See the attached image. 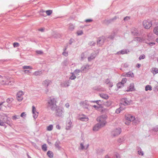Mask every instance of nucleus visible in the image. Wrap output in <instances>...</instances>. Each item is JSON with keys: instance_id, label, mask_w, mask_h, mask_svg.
<instances>
[{"instance_id": "nucleus-49", "label": "nucleus", "mask_w": 158, "mask_h": 158, "mask_svg": "<svg viewBox=\"0 0 158 158\" xmlns=\"http://www.w3.org/2000/svg\"><path fill=\"white\" fill-rule=\"evenodd\" d=\"M130 17L126 16L124 18V21H127L130 19Z\"/></svg>"}, {"instance_id": "nucleus-8", "label": "nucleus", "mask_w": 158, "mask_h": 158, "mask_svg": "<svg viewBox=\"0 0 158 158\" xmlns=\"http://www.w3.org/2000/svg\"><path fill=\"white\" fill-rule=\"evenodd\" d=\"M105 125L104 124L99 122V123L96 124L93 127V130L94 131H97L100 128L103 127Z\"/></svg>"}, {"instance_id": "nucleus-37", "label": "nucleus", "mask_w": 158, "mask_h": 158, "mask_svg": "<svg viewBox=\"0 0 158 158\" xmlns=\"http://www.w3.org/2000/svg\"><path fill=\"white\" fill-rule=\"evenodd\" d=\"M153 31L155 34L158 35V27H156L154 28Z\"/></svg>"}, {"instance_id": "nucleus-16", "label": "nucleus", "mask_w": 158, "mask_h": 158, "mask_svg": "<svg viewBox=\"0 0 158 158\" xmlns=\"http://www.w3.org/2000/svg\"><path fill=\"white\" fill-rule=\"evenodd\" d=\"M89 65L87 64L85 66H82L81 69L82 72H86L89 69Z\"/></svg>"}, {"instance_id": "nucleus-1", "label": "nucleus", "mask_w": 158, "mask_h": 158, "mask_svg": "<svg viewBox=\"0 0 158 158\" xmlns=\"http://www.w3.org/2000/svg\"><path fill=\"white\" fill-rule=\"evenodd\" d=\"M56 99L54 98H50L48 100V107L52 110H55L57 108Z\"/></svg>"}, {"instance_id": "nucleus-35", "label": "nucleus", "mask_w": 158, "mask_h": 158, "mask_svg": "<svg viewBox=\"0 0 158 158\" xmlns=\"http://www.w3.org/2000/svg\"><path fill=\"white\" fill-rule=\"evenodd\" d=\"M138 154L139 155L143 156L144 155V153L143 151H142L141 149L140 148L138 150Z\"/></svg>"}, {"instance_id": "nucleus-20", "label": "nucleus", "mask_w": 158, "mask_h": 158, "mask_svg": "<svg viewBox=\"0 0 158 158\" xmlns=\"http://www.w3.org/2000/svg\"><path fill=\"white\" fill-rule=\"evenodd\" d=\"M105 82L106 84H108L109 86L110 87H112L113 86L112 83L110 81V79L108 78L105 80Z\"/></svg>"}, {"instance_id": "nucleus-36", "label": "nucleus", "mask_w": 158, "mask_h": 158, "mask_svg": "<svg viewBox=\"0 0 158 158\" xmlns=\"http://www.w3.org/2000/svg\"><path fill=\"white\" fill-rule=\"evenodd\" d=\"M76 77L74 73H72V75L69 77V79L72 80H74L76 78Z\"/></svg>"}, {"instance_id": "nucleus-41", "label": "nucleus", "mask_w": 158, "mask_h": 158, "mask_svg": "<svg viewBox=\"0 0 158 158\" xmlns=\"http://www.w3.org/2000/svg\"><path fill=\"white\" fill-rule=\"evenodd\" d=\"M45 12L47 15H49L52 14V11L51 10H46Z\"/></svg>"}, {"instance_id": "nucleus-64", "label": "nucleus", "mask_w": 158, "mask_h": 158, "mask_svg": "<svg viewBox=\"0 0 158 158\" xmlns=\"http://www.w3.org/2000/svg\"><path fill=\"white\" fill-rule=\"evenodd\" d=\"M148 44L149 45L152 46L155 44V43L153 42H151L149 43Z\"/></svg>"}, {"instance_id": "nucleus-32", "label": "nucleus", "mask_w": 158, "mask_h": 158, "mask_svg": "<svg viewBox=\"0 0 158 158\" xmlns=\"http://www.w3.org/2000/svg\"><path fill=\"white\" fill-rule=\"evenodd\" d=\"M42 148L44 151H46L47 150V146L45 144H43L42 146Z\"/></svg>"}, {"instance_id": "nucleus-23", "label": "nucleus", "mask_w": 158, "mask_h": 158, "mask_svg": "<svg viewBox=\"0 0 158 158\" xmlns=\"http://www.w3.org/2000/svg\"><path fill=\"white\" fill-rule=\"evenodd\" d=\"M99 96L102 98L105 99H107L109 98V96L107 94H99Z\"/></svg>"}, {"instance_id": "nucleus-52", "label": "nucleus", "mask_w": 158, "mask_h": 158, "mask_svg": "<svg viewBox=\"0 0 158 158\" xmlns=\"http://www.w3.org/2000/svg\"><path fill=\"white\" fill-rule=\"evenodd\" d=\"M19 44L18 43H14L13 44V46L14 47H18L19 46Z\"/></svg>"}, {"instance_id": "nucleus-58", "label": "nucleus", "mask_w": 158, "mask_h": 158, "mask_svg": "<svg viewBox=\"0 0 158 158\" xmlns=\"http://www.w3.org/2000/svg\"><path fill=\"white\" fill-rule=\"evenodd\" d=\"M122 65L123 66V67L125 68H127L128 67V64H127L125 63L124 64H122Z\"/></svg>"}, {"instance_id": "nucleus-26", "label": "nucleus", "mask_w": 158, "mask_h": 158, "mask_svg": "<svg viewBox=\"0 0 158 158\" xmlns=\"http://www.w3.org/2000/svg\"><path fill=\"white\" fill-rule=\"evenodd\" d=\"M75 28L74 26L72 24H70L69 25L68 30L70 31H73Z\"/></svg>"}, {"instance_id": "nucleus-11", "label": "nucleus", "mask_w": 158, "mask_h": 158, "mask_svg": "<svg viewBox=\"0 0 158 158\" xmlns=\"http://www.w3.org/2000/svg\"><path fill=\"white\" fill-rule=\"evenodd\" d=\"M32 113L33 117L34 119H36L38 117V112L36 111V109L34 106H32Z\"/></svg>"}, {"instance_id": "nucleus-22", "label": "nucleus", "mask_w": 158, "mask_h": 158, "mask_svg": "<svg viewBox=\"0 0 158 158\" xmlns=\"http://www.w3.org/2000/svg\"><path fill=\"white\" fill-rule=\"evenodd\" d=\"M151 71L154 75H155L158 73V69L156 68H152Z\"/></svg>"}, {"instance_id": "nucleus-47", "label": "nucleus", "mask_w": 158, "mask_h": 158, "mask_svg": "<svg viewBox=\"0 0 158 158\" xmlns=\"http://www.w3.org/2000/svg\"><path fill=\"white\" fill-rule=\"evenodd\" d=\"M74 72L75 73H80V72H82V71L81 70V69H76L75 71Z\"/></svg>"}, {"instance_id": "nucleus-6", "label": "nucleus", "mask_w": 158, "mask_h": 158, "mask_svg": "<svg viewBox=\"0 0 158 158\" xmlns=\"http://www.w3.org/2000/svg\"><path fill=\"white\" fill-rule=\"evenodd\" d=\"M122 131L120 128H118L113 130L111 132V134L112 136L115 137L119 135Z\"/></svg>"}, {"instance_id": "nucleus-61", "label": "nucleus", "mask_w": 158, "mask_h": 158, "mask_svg": "<svg viewBox=\"0 0 158 158\" xmlns=\"http://www.w3.org/2000/svg\"><path fill=\"white\" fill-rule=\"evenodd\" d=\"M24 72L26 73H31V72L29 70H25L24 71Z\"/></svg>"}, {"instance_id": "nucleus-30", "label": "nucleus", "mask_w": 158, "mask_h": 158, "mask_svg": "<svg viewBox=\"0 0 158 158\" xmlns=\"http://www.w3.org/2000/svg\"><path fill=\"white\" fill-rule=\"evenodd\" d=\"M117 17L116 16H114L113 19H111L109 20H106L105 21L106 23H110L111 22L114 20H116L117 19Z\"/></svg>"}, {"instance_id": "nucleus-57", "label": "nucleus", "mask_w": 158, "mask_h": 158, "mask_svg": "<svg viewBox=\"0 0 158 158\" xmlns=\"http://www.w3.org/2000/svg\"><path fill=\"white\" fill-rule=\"evenodd\" d=\"M92 20L91 19H86L85 20V22L86 23H89L92 21Z\"/></svg>"}, {"instance_id": "nucleus-46", "label": "nucleus", "mask_w": 158, "mask_h": 158, "mask_svg": "<svg viewBox=\"0 0 158 158\" xmlns=\"http://www.w3.org/2000/svg\"><path fill=\"white\" fill-rule=\"evenodd\" d=\"M145 56L144 55H142L139 56V60H141L142 59H143L145 58Z\"/></svg>"}, {"instance_id": "nucleus-44", "label": "nucleus", "mask_w": 158, "mask_h": 158, "mask_svg": "<svg viewBox=\"0 0 158 158\" xmlns=\"http://www.w3.org/2000/svg\"><path fill=\"white\" fill-rule=\"evenodd\" d=\"M0 126L5 127H6L4 123L1 120H0Z\"/></svg>"}, {"instance_id": "nucleus-33", "label": "nucleus", "mask_w": 158, "mask_h": 158, "mask_svg": "<svg viewBox=\"0 0 158 158\" xmlns=\"http://www.w3.org/2000/svg\"><path fill=\"white\" fill-rule=\"evenodd\" d=\"M69 81L70 80H69L68 81H65L64 83V86L65 87H68L69 85Z\"/></svg>"}, {"instance_id": "nucleus-56", "label": "nucleus", "mask_w": 158, "mask_h": 158, "mask_svg": "<svg viewBox=\"0 0 158 158\" xmlns=\"http://www.w3.org/2000/svg\"><path fill=\"white\" fill-rule=\"evenodd\" d=\"M153 131H158V126L155 127L154 128H153Z\"/></svg>"}, {"instance_id": "nucleus-63", "label": "nucleus", "mask_w": 158, "mask_h": 158, "mask_svg": "<svg viewBox=\"0 0 158 158\" xmlns=\"http://www.w3.org/2000/svg\"><path fill=\"white\" fill-rule=\"evenodd\" d=\"M56 129H59V130L61 128V127L60 126L59 124H58V125H56Z\"/></svg>"}, {"instance_id": "nucleus-5", "label": "nucleus", "mask_w": 158, "mask_h": 158, "mask_svg": "<svg viewBox=\"0 0 158 158\" xmlns=\"http://www.w3.org/2000/svg\"><path fill=\"white\" fill-rule=\"evenodd\" d=\"M143 25L145 29H149L152 25V23L151 21L144 20L143 22Z\"/></svg>"}, {"instance_id": "nucleus-62", "label": "nucleus", "mask_w": 158, "mask_h": 158, "mask_svg": "<svg viewBox=\"0 0 158 158\" xmlns=\"http://www.w3.org/2000/svg\"><path fill=\"white\" fill-rule=\"evenodd\" d=\"M115 156L116 158H120V156L119 155L118 153H116L115 154Z\"/></svg>"}, {"instance_id": "nucleus-24", "label": "nucleus", "mask_w": 158, "mask_h": 158, "mask_svg": "<svg viewBox=\"0 0 158 158\" xmlns=\"http://www.w3.org/2000/svg\"><path fill=\"white\" fill-rule=\"evenodd\" d=\"M104 42V39L101 38L100 39V38H99L97 40L98 44V45L99 46H101L103 44Z\"/></svg>"}, {"instance_id": "nucleus-54", "label": "nucleus", "mask_w": 158, "mask_h": 158, "mask_svg": "<svg viewBox=\"0 0 158 158\" xmlns=\"http://www.w3.org/2000/svg\"><path fill=\"white\" fill-rule=\"evenodd\" d=\"M114 36H115V34L114 33L113 34L111 35H110V36H109V37H109V38L111 39H113L114 37Z\"/></svg>"}, {"instance_id": "nucleus-29", "label": "nucleus", "mask_w": 158, "mask_h": 158, "mask_svg": "<svg viewBox=\"0 0 158 158\" xmlns=\"http://www.w3.org/2000/svg\"><path fill=\"white\" fill-rule=\"evenodd\" d=\"M42 73V72L41 71H36L34 73V74L36 76L38 75H40Z\"/></svg>"}, {"instance_id": "nucleus-55", "label": "nucleus", "mask_w": 158, "mask_h": 158, "mask_svg": "<svg viewBox=\"0 0 158 158\" xmlns=\"http://www.w3.org/2000/svg\"><path fill=\"white\" fill-rule=\"evenodd\" d=\"M99 91H105V89L103 88H100L99 87H98L97 89Z\"/></svg>"}, {"instance_id": "nucleus-34", "label": "nucleus", "mask_w": 158, "mask_h": 158, "mask_svg": "<svg viewBox=\"0 0 158 158\" xmlns=\"http://www.w3.org/2000/svg\"><path fill=\"white\" fill-rule=\"evenodd\" d=\"M53 128V126L51 124L48 126L47 127V130L48 131H51Z\"/></svg>"}, {"instance_id": "nucleus-42", "label": "nucleus", "mask_w": 158, "mask_h": 158, "mask_svg": "<svg viewBox=\"0 0 158 158\" xmlns=\"http://www.w3.org/2000/svg\"><path fill=\"white\" fill-rule=\"evenodd\" d=\"M13 100H14L12 98H8L6 99V101L8 103H10L11 102H12L13 101Z\"/></svg>"}, {"instance_id": "nucleus-18", "label": "nucleus", "mask_w": 158, "mask_h": 158, "mask_svg": "<svg viewBox=\"0 0 158 158\" xmlns=\"http://www.w3.org/2000/svg\"><path fill=\"white\" fill-rule=\"evenodd\" d=\"M123 76L125 77H134V73L131 71H129L126 73H124L123 74Z\"/></svg>"}, {"instance_id": "nucleus-19", "label": "nucleus", "mask_w": 158, "mask_h": 158, "mask_svg": "<svg viewBox=\"0 0 158 158\" xmlns=\"http://www.w3.org/2000/svg\"><path fill=\"white\" fill-rule=\"evenodd\" d=\"M129 52V51L128 49H123L121 51L118 52L116 54H127Z\"/></svg>"}, {"instance_id": "nucleus-40", "label": "nucleus", "mask_w": 158, "mask_h": 158, "mask_svg": "<svg viewBox=\"0 0 158 158\" xmlns=\"http://www.w3.org/2000/svg\"><path fill=\"white\" fill-rule=\"evenodd\" d=\"M152 90V87L150 85H147L145 88V90L146 91H147L148 90Z\"/></svg>"}, {"instance_id": "nucleus-4", "label": "nucleus", "mask_w": 158, "mask_h": 158, "mask_svg": "<svg viewBox=\"0 0 158 158\" xmlns=\"http://www.w3.org/2000/svg\"><path fill=\"white\" fill-rule=\"evenodd\" d=\"M106 116L105 115H103L98 117L97 118V120L98 122L101 123L102 124H104V125H105L106 123Z\"/></svg>"}, {"instance_id": "nucleus-28", "label": "nucleus", "mask_w": 158, "mask_h": 158, "mask_svg": "<svg viewBox=\"0 0 158 158\" xmlns=\"http://www.w3.org/2000/svg\"><path fill=\"white\" fill-rule=\"evenodd\" d=\"M80 119L82 121L86 122L88 120V118L86 117L84 115L80 118Z\"/></svg>"}, {"instance_id": "nucleus-10", "label": "nucleus", "mask_w": 158, "mask_h": 158, "mask_svg": "<svg viewBox=\"0 0 158 158\" xmlns=\"http://www.w3.org/2000/svg\"><path fill=\"white\" fill-rule=\"evenodd\" d=\"M131 34L134 36H138L139 34L138 30L135 27L132 28L131 29Z\"/></svg>"}, {"instance_id": "nucleus-21", "label": "nucleus", "mask_w": 158, "mask_h": 158, "mask_svg": "<svg viewBox=\"0 0 158 158\" xmlns=\"http://www.w3.org/2000/svg\"><path fill=\"white\" fill-rule=\"evenodd\" d=\"M60 141L59 140H57L55 144V147L59 150H60L61 148V147L60 146Z\"/></svg>"}, {"instance_id": "nucleus-17", "label": "nucleus", "mask_w": 158, "mask_h": 158, "mask_svg": "<svg viewBox=\"0 0 158 158\" xmlns=\"http://www.w3.org/2000/svg\"><path fill=\"white\" fill-rule=\"evenodd\" d=\"M51 81L48 79H46L44 81L43 84L46 88L48 87L49 85L51 83Z\"/></svg>"}, {"instance_id": "nucleus-59", "label": "nucleus", "mask_w": 158, "mask_h": 158, "mask_svg": "<svg viewBox=\"0 0 158 158\" xmlns=\"http://www.w3.org/2000/svg\"><path fill=\"white\" fill-rule=\"evenodd\" d=\"M62 54L64 56H66L68 55V53L67 52H63Z\"/></svg>"}, {"instance_id": "nucleus-50", "label": "nucleus", "mask_w": 158, "mask_h": 158, "mask_svg": "<svg viewBox=\"0 0 158 158\" xmlns=\"http://www.w3.org/2000/svg\"><path fill=\"white\" fill-rule=\"evenodd\" d=\"M26 114H25V113L24 112H23L21 114V115L20 116V117H22L24 118L26 117Z\"/></svg>"}, {"instance_id": "nucleus-15", "label": "nucleus", "mask_w": 158, "mask_h": 158, "mask_svg": "<svg viewBox=\"0 0 158 158\" xmlns=\"http://www.w3.org/2000/svg\"><path fill=\"white\" fill-rule=\"evenodd\" d=\"M14 82L12 79H7L5 81L4 85H12L14 83Z\"/></svg>"}, {"instance_id": "nucleus-38", "label": "nucleus", "mask_w": 158, "mask_h": 158, "mask_svg": "<svg viewBox=\"0 0 158 158\" xmlns=\"http://www.w3.org/2000/svg\"><path fill=\"white\" fill-rule=\"evenodd\" d=\"M117 85L118 88H120L123 86L124 85L121 82H120L117 84Z\"/></svg>"}, {"instance_id": "nucleus-51", "label": "nucleus", "mask_w": 158, "mask_h": 158, "mask_svg": "<svg viewBox=\"0 0 158 158\" xmlns=\"http://www.w3.org/2000/svg\"><path fill=\"white\" fill-rule=\"evenodd\" d=\"M127 81V79L126 78H123L122 79L121 82L124 85V84Z\"/></svg>"}, {"instance_id": "nucleus-53", "label": "nucleus", "mask_w": 158, "mask_h": 158, "mask_svg": "<svg viewBox=\"0 0 158 158\" xmlns=\"http://www.w3.org/2000/svg\"><path fill=\"white\" fill-rule=\"evenodd\" d=\"M36 52L37 54L39 55H41L43 53V52L40 50H37L36 51Z\"/></svg>"}, {"instance_id": "nucleus-3", "label": "nucleus", "mask_w": 158, "mask_h": 158, "mask_svg": "<svg viewBox=\"0 0 158 158\" xmlns=\"http://www.w3.org/2000/svg\"><path fill=\"white\" fill-rule=\"evenodd\" d=\"M80 106L84 109H88L89 106V101L87 100L82 101L79 103Z\"/></svg>"}, {"instance_id": "nucleus-45", "label": "nucleus", "mask_w": 158, "mask_h": 158, "mask_svg": "<svg viewBox=\"0 0 158 158\" xmlns=\"http://www.w3.org/2000/svg\"><path fill=\"white\" fill-rule=\"evenodd\" d=\"M95 43L94 41L90 42L89 43V45L90 46H94L95 45Z\"/></svg>"}, {"instance_id": "nucleus-12", "label": "nucleus", "mask_w": 158, "mask_h": 158, "mask_svg": "<svg viewBox=\"0 0 158 158\" xmlns=\"http://www.w3.org/2000/svg\"><path fill=\"white\" fill-rule=\"evenodd\" d=\"M97 55V54L96 52H93L92 53L90 56H89L88 58V61H90L94 59Z\"/></svg>"}, {"instance_id": "nucleus-43", "label": "nucleus", "mask_w": 158, "mask_h": 158, "mask_svg": "<svg viewBox=\"0 0 158 158\" xmlns=\"http://www.w3.org/2000/svg\"><path fill=\"white\" fill-rule=\"evenodd\" d=\"M122 110L121 109V107H120L119 108L117 109L115 111V113L117 114L119 113Z\"/></svg>"}, {"instance_id": "nucleus-39", "label": "nucleus", "mask_w": 158, "mask_h": 158, "mask_svg": "<svg viewBox=\"0 0 158 158\" xmlns=\"http://www.w3.org/2000/svg\"><path fill=\"white\" fill-rule=\"evenodd\" d=\"M23 69H32L33 68L32 67L29 66L25 65L23 67Z\"/></svg>"}, {"instance_id": "nucleus-60", "label": "nucleus", "mask_w": 158, "mask_h": 158, "mask_svg": "<svg viewBox=\"0 0 158 158\" xmlns=\"http://www.w3.org/2000/svg\"><path fill=\"white\" fill-rule=\"evenodd\" d=\"M80 146H81V149H84L85 148H84V147L83 145V144L82 143H81L80 144Z\"/></svg>"}, {"instance_id": "nucleus-2", "label": "nucleus", "mask_w": 158, "mask_h": 158, "mask_svg": "<svg viewBox=\"0 0 158 158\" xmlns=\"http://www.w3.org/2000/svg\"><path fill=\"white\" fill-rule=\"evenodd\" d=\"M64 112V108L62 107H59L56 109V116L59 117H62Z\"/></svg>"}, {"instance_id": "nucleus-25", "label": "nucleus", "mask_w": 158, "mask_h": 158, "mask_svg": "<svg viewBox=\"0 0 158 158\" xmlns=\"http://www.w3.org/2000/svg\"><path fill=\"white\" fill-rule=\"evenodd\" d=\"M135 40L139 42H142L144 40L143 38L137 37L135 38Z\"/></svg>"}, {"instance_id": "nucleus-31", "label": "nucleus", "mask_w": 158, "mask_h": 158, "mask_svg": "<svg viewBox=\"0 0 158 158\" xmlns=\"http://www.w3.org/2000/svg\"><path fill=\"white\" fill-rule=\"evenodd\" d=\"M20 118V116L19 115H15L12 117V119L14 120H16L17 119H19Z\"/></svg>"}, {"instance_id": "nucleus-14", "label": "nucleus", "mask_w": 158, "mask_h": 158, "mask_svg": "<svg viewBox=\"0 0 158 158\" xmlns=\"http://www.w3.org/2000/svg\"><path fill=\"white\" fill-rule=\"evenodd\" d=\"M125 117L127 120L128 121H132L135 119V117L130 114L125 115Z\"/></svg>"}, {"instance_id": "nucleus-13", "label": "nucleus", "mask_w": 158, "mask_h": 158, "mask_svg": "<svg viewBox=\"0 0 158 158\" xmlns=\"http://www.w3.org/2000/svg\"><path fill=\"white\" fill-rule=\"evenodd\" d=\"M66 124V129L67 130H70L73 127L72 122L70 120H67Z\"/></svg>"}, {"instance_id": "nucleus-9", "label": "nucleus", "mask_w": 158, "mask_h": 158, "mask_svg": "<svg viewBox=\"0 0 158 158\" xmlns=\"http://www.w3.org/2000/svg\"><path fill=\"white\" fill-rule=\"evenodd\" d=\"M24 94V93L22 91L19 92L16 95V98L17 100L20 102L23 99V95Z\"/></svg>"}, {"instance_id": "nucleus-27", "label": "nucleus", "mask_w": 158, "mask_h": 158, "mask_svg": "<svg viewBox=\"0 0 158 158\" xmlns=\"http://www.w3.org/2000/svg\"><path fill=\"white\" fill-rule=\"evenodd\" d=\"M47 155L50 158H52L53 157V153L52 152L50 151H48L47 153Z\"/></svg>"}, {"instance_id": "nucleus-48", "label": "nucleus", "mask_w": 158, "mask_h": 158, "mask_svg": "<svg viewBox=\"0 0 158 158\" xmlns=\"http://www.w3.org/2000/svg\"><path fill=\"white\" fill-rule=\"evenodd\" d=\"M83 33V31H77V34L78 35H82Z\"/></svg>"}, {"instance_id": "nucleus-7", "label": "nucleus", "mask_w": 158, "mask_h": 158, "mask_svg": "<svg viewBox=\"0 0 158 158\" xmlns=\"http://www.w3.org/2000/svg\"><path fill=\"white\" fill-rule=\"evenodd\" d=\"M121 102H122L121 103L124 106L129 105L132 102L131 100H129L126 98H122Z\"/></svg>"}]
</instances>
